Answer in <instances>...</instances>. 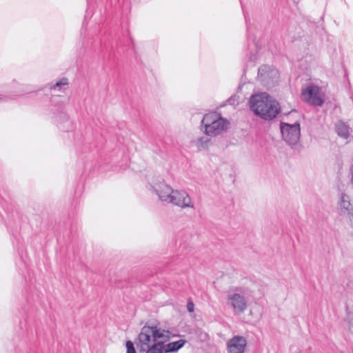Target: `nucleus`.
<instances>
[{
  "mask_svg": "<svg viewBox=\"0 0 353 353\" xmlns=\"http://www.w3.org/2000/svg\"><path fill=\"white\" fill-rule=\"evenodd\" d=\"M249 105L255 115L265 121L276 118L281 110L279 103L266 92L252 94Z\"/></svg>",
  "mask_w": 353,
  "mask_h": 353,
  "instance_id": "obj_1",
  "label": "nucleus"
},
{
  "mask_svg": "<svg viewBox=\"0 0 353 353\" xmlns=\"http://www.w3.org/2000/svg\"><path fill=\"white\" fill-rule=\"evenodd\" d=\"M230 123L216 112L205 114L201 121V126L204 128V133L210 137L221 134L227 130Z\"/></svg>",
  "mask_w": 353,
  "mask_h": 353,
  "instance_id": "obj_2",
  "label": "nucleus"
},
{
  "mask_svg": "<svg viewBox=\"0 0 353 353\" xmlns=\"http://www.w3.org/2000/svg\"><path fill=\"white\" fill-rule=\"evenodd\" d=\"M279 77V70L273 66L263 65L258 70V79L268 89L277 84Z\"/></svg>",
  "mask_w": 353,
  "mask_h": 353,
  "instance_id": "obj_3",
  "label": "nucleus"
},
{
  "mask_svg": "<svg viewBox=\"0 0 353 353\" xmlns=\"http://www.w3.org/2000/svg\"><path fill=\"white\" fill-rule=\"evenodd\" d=\"M280 130L283 139L290 145H296L300 139L301 128L300 123L296 121L293 124L281 121L280 123Z\"/></svg>",
  "mask_w": 353,
  "mask_h": 353,
  "instance_id": "obj_4",
  "label": "nucleus"
},
{
  "mask_svg": "<svg viewBox=\"0 0 353 353\" xmlns=\"http://www.w3.org/2000/svg\"><path fill=\"white\" fill-rule=\"evenodd\" d=\"M54 114V120L57 127L63 132H69L73 129L72 122L68 114L63 111L62 105H59L55 109H52Z\"/></svg>",
  "mask_w": 353,
  "mask_h": 353,
  "instance_id": "obj_5",
  "label": "nucleus"
},
{
  "mask_svg": "<svg viewBox=\"0 0 353 353\" xmlns=\"http://www.w3.org/2000/svg\"><path fill=\"white\" fill-rule=\"evenodd\" d=\"M169 203L181 208H194L190 196L185 190H174L172 194Z\"/></svg>",
  "mask_w": 353,
  "mask_h": 353,
  "instance_id": "obj_6",
  "label": "nucleus"
},
{
  "mask_svg": "<svg viewBox=\"0 0 353 353\" xmlns=\"http://www.w3.org/2000/svg\"><path fill=\"white\" fill-rule=\"evenodd\" d=\"M138 341L137 346L139 352H145L148 353L152 347V344H151L152 337L149 325H145L141 328V332L138 336Z\"/></svg>",
  "mask_w": 353,
  "mask_h": 353,
  "instance_id": "obj_7",
  "label": "nucleus"
},
{
  "mask_svg": "<svg viewBox=\"0 0 353 353\" xmlns=\"http://www.w3.org/2000/svg\"><path fill=\"white\" fill-rule=\"evenodd\" d=\"M151 188L158 196L160 201L169 203L174 189L163 181L151 185Z\"/></svg>",
  "mask_w": 353,
  "mask_h": 353,
  "instance_id": "obj_8",
  "label": "nucleus"
},
{
  "mask_svg": "<svg viewBox=\"0 0 353 353\" xmlns=\"http://www.w3.org/2000/svg\"><path fill=\"white\" fill-rule=\"evenodd\" d=\"M326 100L325 90L323 87H319L310 83V105L322 106Z\"/></svg>",
  "mask_w": 353,
  "mask_h": 353,
  "instance_id": "obj_9",
  "label": "nucleus"
},
{
  "mask_svg": "<svg viewBox=\"0 0 353 353\" xmlns=\"http://www.w3.org/2000/svg\"><path fill=\"white\" fill-rule=\"evenodd\" d=\"M227 299L236 313H243L247 309L248 304L245 296L239 293L228 294Z\"/></svg>",
  "mask_w": 353,
  "mask_h": 353,
  "instance_id": "obj_10",
  "label": "nucleus"
},
{
  "mask_svg": "<svg viewBox=\"0 0 353 353\" xmlns=\"http://www.w3.org/2000/svg\"><path fill=\"white\" fill-rule=\"evenodd\" d=\"M247 341L243 336H235L228 342V353H244Z\"/></svg>",
  "mask_w": 353,
  "mask_h": 353,
  "instance_id": "obj_11",
  "label": "nucleus"
},
{
  "mask_svg": "<svg viewBox=\"0 0 353 353\" xmlns=\"http://www.w3.org/2000/svg\"><path fill=\"white\" fill-rule=\"evenodd\" d=\"M349 196L346 194L341 193L340 200L339 202V214L340 215H345L352 208Z\"/></svg>",
  "mask_w": 353,
  "mask_h": 353,
  "instance_id": "obj_12",
  "label": "nucleus"
},
{
  "mask_svg": "<svg viewBox=\"0 0 353 353\" xmlns=\"http://www.w3.org/2000/svg\"><path fill=\"white\" fill-rule=\"evenodd\" d=\"M186 343L184 339H180L176 341L165 344L163 342V350L165 353H175L178 352Z\"/></svg>",
  "mask_w": 353,
  "mask_h": 353,
  "instance_id": "obj_13",
  "label": "nucleus"
},
{
  "mask_svg": "<svg viewBox=\"0 0 353 353\" xmlns=\"http://www.w3.org/2000/svg\"><path fill=\"white\" fill-rule=\"evenodd\" d=\"M336 132L339 137L347 139L350 136V127L343 121H339L335 123Z\"/></svg>",
  "mask_w": 353,
  "mask_h": 353,
  "instance_id": "obj_14",
  "label": "nucleus"
},
{
  "mask_svg": "<svg viewBox=\"0 0 353 353\" xmlns=\"http://www.w3.org/2000/svg\"><path fill=\"white\" fill-rule=\"evenodd\" d=\"M150 333L152 337V344H155L157 343H161V341H158L159 339L164 338L165 336L164 334L165 330H161L157 326H150Z\"/></svg>",
  "mask_w": 353,
  "mask_h": 353,
  "instance_id": "obj_15",
  "label": "nucleus"
},
{
  "mask_svg": "<svg viewBox=\"0 0 353 353\" xmlns=\"http://www.w3.org/2000/svg\"><path fill=\"white\" fill-rule=\"evenodd\" d=\"M68 84V80L67 78L63 77L58 81L55 84L50 86L51 90H55L56 88L61 89L63 85H67Z\"/></svg>",
  "mask_w": 353,
  "mask_h": 353,
  "instance_id": "obj_16",
  "label": "nucleus"
},
{
  "mask_svg": "<svg viewBox=\"0 0 353 353\" xmlns=\"http://www.w3.org/2000/svg\"><path fill=\"white\" fill-rule=\"evenodd\" d=\"M210 142V139L208 137H201L197 140L196 145L197 147L203 149H205L208 148V143Z\"/></svg>",
  "mask_w": 353,
  "mask_h": 353,
  "instance_id": "obj_17",
  "label": "nucleus"
},
{
  "mask_svg": "<svg viewBox=\"0 0 353 353\" xmlns=\"http://www.w3.org/2000/svg\"><path fill=\"white\" fill-rule=\"evenodd\" d=\"M302 100L309 103V85H304L301 94Z\"/></svg>",
  "mask_w": 353,
  "mask_h": 353,
  "instance_id": "obj_18",
  "label": "nucleus"
},
{
  "mask_svg": "<svg viewBox=\"0 0 353 353\" xmlns=\"http://www.w3.org/2000/svg\"><path fill=\"white\" fill-rule=\"evenodd\" d=\"M125 346L127 349L126 353H136L134 344L131 341H128L126 342Z\"/></svg>",
  "mask_w": 353,
  "mask_h": 353,
  "instance_id": "obj_19",
  "label": "nucleus"
},
{
  "mask_svg": "<svg viewBox=\"0 0 353 353\" xmlns=\"http://www.w3.org/2000/svg\"><path fill=\"white\" fill-rule=\"evenodd\" d=\"M187 310L189 312H194V305L193 303V302H192L191 301H188L187 303Z\"/></svg>",
  "mask_w": 353,
  "mask_h": 353,
  "instance_id": "obj_20",
  "label": "nucleus"
},
{
  "mask_svg": "<svg viewBox=\"0 0 353 353\" xmlns=\"http://www.w3.org/2000/svg\"><path fill=\"white\" fill-rule=\"evenodd\" d=\"M347 216H348L350 221H353V207L349 210L348 212L346 213Z\"/></svg>",
  "mask_w": 353,
  "mask_h": 353,
  "instance_id": "obj_21",
  "label": "nucleus"
},
{
  "mask_svg": "<svg viewBox=\"0 0 353 353\" xmlns=\"http://www.w3.org/2000/svg\"><path fill=\"white\" fill-rule=\"evenodd\" d=\"M8 99V97L5 95L0 94V101H6Z\"/></svg>",
  "mask_w": 353,
  "mask_h": 353,
  "instance_id": "obj_22",
  "label": "nucleus"
},
{
  "mask_svg": "<svg viewBox=\"0 0 353 353\" xmlns=\"http://www.w3.org/2000/svg\"><path fill=\"white\" fill-rule=\"evenodd\" d=\"M228 103H229L230 104H234V97H230V98L228 99Z\"/></svg>",
  "mask_w": 353,
  "mask_h": 353,
  "instance_id": "obj_23",
  "label": "nucleus"
},
{
  "mask_svg": "<svg viewBox=\"0 0 353 353\" xmlns=\"http://www.w3.org/2000/svg\"><path fill=\"white\" fill-rule=\"evenodd\" d=\"M243 14H244V17H245V23H246V26H247V30H248V17L246 15V14L245 13V12L243 11Z\"/></svg>",
  "mask_w": 353,
  "mask_h": 353,
  "instance_id": "obj_24",
  "label": "nucleus"
},
{
  "mask_svg": "<svg viewBox=\"0 0 353 353\" xmlns=\"http://www.w3.org/2000/svg\"><path fill=\"white\" fill-rule=\"evenodd\" d=\"M4 201H6V200L0 196V205H1L3 208H4Z\"/></svg>",
  "mask_w": 353,
  "mask_h": 353,
  "instance_id": "obj_25",
  "label": "nucleus"
},
{
  "mask_svg": "<svg viewBox=\"0 0 353 353\" xmlns=\"http://www.w3.org/2000/svg\"><path fill=\"white\" fill-rule=\"evenodd\" d=\"M250 39H251V36H250V34L248 32V33H247V40H248V41L249 42Z\"/></svg>",
  "mask_w": 353,
  "mask_h": 353,
  "instance_id": "obj_26",
  "label": "nucleus"
},
{
  "mask_svg": "<svg viewBox=\"0 0 353 353\" xmlns=\"http://www.w3.org/2000/svg\"><path fill=\"white\" fill-rule=\"evenodd\" d=\"M253 42H254V44L255 47L257 48H258V44L256 43L254 39H253Z\"/></svg>",
  "mask_w": 353,
  "mask_h": 353,
  "instance_id": "obj_27",
  "label": "nucleus"
}]
</instances>
